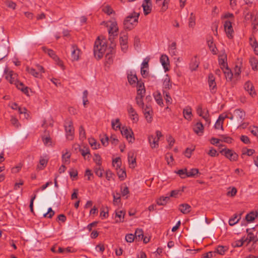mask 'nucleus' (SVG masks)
Returning <instances> with one entry per match:
<instances>
[{"instance_id": "obj_9", "label": "nucleus", "mask_w": 258, "mask_h": 258, "mask_svg": "<svg viewBox=\"0 0 258 258\" xmlns=\"http://www.w3.org/2000/svg\"><path fill=\"white\" fill-rule=\"evenodd\" d=\"M224 27L227 37L229 38H233V30L231 22L229 21H226L224 24Z\"/></svg>"}, {"instance_id": "obj_47", "label": "nucleus", "mask_w": 258, "mask_h": 258, "mask_svg": "<svg viewBox=\"0 0 258 258\" xmlns=\"http://www.w3.org/2000/svg\"><path fill=\"white\" fill-rule=\"evenodd\" d=\"M176 43L175 42H172L169 46V51L172 55L176 54Z\"/></svg>"}, {"instance_id": "obj_62", "label": "nucleus", "mask_w": 258, "mask_h": 258, "mask_svg": "<svg viewBox=\"0 0 258 258\" xmlns=\"http://www.w3.org/2000/svg\"><path fill=\"white\" fill-rule=\"evenodd\" d=\"M244 238H242L240 240L236 241L233 244V245L234 247H240L244 244Z\"/></svg>"}, {"instance_id": "obj_41", "label": "nucleus", "mask_w": 258, "mask_h": 258, "mask_svg": "<svg viewBox=\"0 0 258 258\" xmlns=\"http://www.w3.org/2000/svg\"><path fill=\"white\" fill-rule=\"evenodd\" d=\"M177 173L180 176L181 178H185L187 176V170L186 168L180 169L177 172Z\"/></svg>"}, {"instance_id": "obj_60", "label": "nucleus", "mask_w": 258, "mask_h": 258, "mask_svg": "<svg viewBox=\"0 0 258 258\" xmlns=\"http://www.w3.org/2000/svg\"><path fill=\"white\" fill-rule=\"evenodd\" d=\"M135 236L133 234H126L125 237V240L127 242L131 243L134 241Z\"/></svg>"}, {"instance_id": "obj_31", "label": "nucleus", "mask_w": 258, "mask_h": 258, "mask_svg": "<svg viewBox=\"0 0 258 258\" xmlns=\"http://www.w3.org/2000/svg\"><path fill=\"white\" fill-rule=\"evenodd\" d=\"M248 230L249 229L246 230V232L248 233L247 237L246 238L243 237L244 242H247L248 244L251 241H254L255 242H256V240L254 239L255 237L254 236V234L251 232L248 233Z\"/></svg>"}, {"instance_id": "obj_55", "label": "nucleus", "mask_w": 258, "mask_h": 258, "mask_svg": "<svg viewBox=\"0 0 258 258\" xmlns=\"http://www.w3.org/2000/svg\"><path fill=\"white\" fill-rule=\"evenodd\" d=\"M79 135L81 139L84 140L86 139V133L83 126L79 127Z\"/></svg>"}, {"instance_id": "obj_2", "label": "nucleus", "mask_w": 258, "mask_h": 258, "mask_svg": "<svg viewBox=\"0 0 258 258\" xmlns=\"http://www.w3.org/2000/svg\"><path fill=\"white\" fill-rule=\"evenodd\" d=\"M107 48V44L100 39H97L94 44V54L95 57L99 59L102 57Z\"/></svg>"}, {"instance_id": "obj_44", "label": "nucleus", "mask_w": 258, "mask_h": 258, "mask_svg": "<svg viewBox=\"0 0 258 258\" xmlns=\"http://www.w3.org/2000/svg\"><path fill=\"white\" fill-rule=\"evenodd\" d=\"M94 161L96 163L97 166H101L102 160L101 156L99 154H95L93 158Z\"/></svg>"}, {"instance_id": "obj_15", "label": "nucleus", "mask_w": 258, "mask_h": 258, "mask_svg": "<svg viewBox=\"0 0 258 258\" xmlns=\"http://www.w3.org/2000/svg\"><path fill=\"white\" fill-rule=\"evenodd\" d=\"M127 80L130 85H133L138 81V78L135 73L133 71H130L127 73Z\"/></svg>"}, {"instance_id": "obj_59", "label": "nucleus", "mask_w": 258, "mask_h": 258, "mask_svg": "<svg viewBox=\"0 0 258 258\" xmlns=\"http://www.w3.org/2000/svg\"><path fill=\"white\" fill-rule=\"evenodd\" d=\"M54 215V212L52 210L51 208H49L46 213L43 215L44 217H47L48 218H51Z\"/></svg>"}, {"instance_id": "obj_56", "label": "nucleus", "mask_w": 258, "mask_h": 258, "mask_svg": "<svg viewBox=\"0 0 258 258\" xmlns=\"http://www.w3.org/2000/svg\"><path fill=\"white\" fill-rule=\"evenodd\" d=\"M237 192V189L235 187H233L231 189V190H229L227 192V196L228 197H233L236 195Z\"/></svg>"}, {"instance_id": "obj_50", "label": "nucleus", "mask_w": 258, "mask_h": 258, "mask_svg": "<svg viewBox=\"0 0 258 258\" xmlns=\"http://www.w3.org/2000/svg\"><path fill=\"white\" fill-rule=\"evenodd\" d=\"M226 247L219 245L216 249V251H215V253H219L221 255H223L225 253V251L226 250Z\"/></svg>"}, {"instance_id": "obj_12", "label": "nucleus", "mask_w": 258, "mask_h": 258, "mask_svg": "<svg viewBox=\"0 0 258 258\" xmlns=\"http://www.w3.org/2000/svg\"><path fill=\"white\" fill-rule=\"evenodd\" d=\"M127 111L131 119L134 122H137L139 120L138 115L131 105L128 106Z\"/></svg>"}, {"instance_id": "obj_1", "label": "nucleus", "mask_w": 258, "mask_h": 258, "mask_svg": "<svg viewBox=\"0 0 258 258\" xmlns=\"http://www.w3.org/2000/svg\"><path fill=\"white\" fill-rule=\"evenodd\" d=\"M140 13L133 12L127 16L123 21V27L125 29L131 30L137 25Z\"/></svg>"}, {"instance_id": "obj_6", "label": "nucleus", "mask_w": 258, "mask_h": 258, "mask_svg": "<svg viewBox=\"0 0 258 258\" xmlns=\"http://www.w3.org/2000/svg\"><path fill=\"white\" fill-rule=\"evenodd\" d=\"M120 132L122 136H124L129 143H133L135 141L134 133L132 129H127L125 127H122Z\"/></svg>"}, {"instance_id": "obj_61", "label": "nucleus", "mask_w": 258, "mask_h": 258, "mask_svg": "<svg viewBox=\"0 0 258 258\" xmlns=\"http://www.w3.org/2000/svg\"><path fill=\"white\" fill-rule=\"evenodd\" d=\"M195 17H190L188 19V26L190 28H194L196 25Z\"/></svg>"}, {"instance_id": "obj_63", "label": "nucleus", "mask_w": 258, "mask_h": 258, "mask_svg": "<svg viewBox=\"0 0 258 258\" xmlns=\"http://www.w3.org/2000/svg\"><path fill=\"white\" fill-rule=\"evenodd\" d=\"M165 158L167 160L168 164H170L173 161V155L170 153H167L166 155Z\"/></svg>"}, {"instance_id": "obj_21", "label": "nucleus", "mask_w": 258, "mask_h": 258, "mask_svg": "<svg viewBox=\"0 0 258 258\" xmlns=\"http://www.w3.org/2000/svg\"><path fill=\"white\" fill-rule=\"evenodd\" d=\"M125 212L121 210H116L115 211V218L118 219L116 220V222H123L124 221V217Z\"/></svg>"}, {"instance_id": "obj_33", "label": "nucleus", "mask_w": 258, "mask_h": 258, "mask_svg": "<svg viewBox=\"0 0 258 258\" xmlns=\"http://www.w3.org/2000/svg\"><path fill=\"white\" fill-rule=\"evenodd\" d=\"M116 170L117 174L118 175L119 178L121 180H123L126 176L125 170L120 168V167L119 168H117Z\"/></svg>"}, {"instance_id": "obj_5", "label": "nucleus", "mask_w": 258, "mask_h": 258, "mask_svg": "<svg viewBox=\"0 0 258 258\" xmlns=\"http://www.w3.org/2000/svg\"><path fill=\"white\" fill-rule=\"evenodd\" d=\"M220 153L223 154L231 161H235L238 159V155L232 150L226 148L223 149Z\"/></svg>"}, {"instance_id": "obj_37", "label": "nucleus", "mask_w": 258, "mask_h": 258, "mask_svg": "<svg viewBox=\"0 0 258 258\" xmlns=\"http://www.w3.org/2000/svg\"><path fill=\"white\" fill-rule=\"evenodd\" d=\"M89 142L93 149H97L100 147V144H97L96 141L94 138L89 139Z\"/></svg>"}, {"instance_id": "obj_48", "label": "nucleus", "mask_w": 258, "mask_h": 258, "mask_svg": "<svg viewBox=\"0 0 258 258\" xmlns=\"http://www.w3.org/2000/svg\"><path fill=\"white\" fill-rule=\"evenodd\" d=\"M207 43L211 50L213 52V53L216 54L217 49L215 47V44L213 43V41L212 40H209L207 41Z\"/></svg>"}, {"instance_id": "obj_13", "label": "nucleus", "mask_w": 258, "mask_h": 258, "mask_svg": "<svg viewBox=\"0 0 258 258\" xmlns=\"http://www.w3.org/2000/svg\"><path fill=\"white\" fill-rule=\"evenodd\" d=\"M244 89L248 92L250 95L253 97L255 95V92L252 84L249 81L246 82L244 85Z\"/></svg>"}, {"instance_id": "obj_19", "label": "nucleus", "mask_w": 258, "mask_h": 258, "mask_svg": "<svg viewBox=\"0 0 258 258\" xmlns=\"http://www.w3.org/2000/svg\"><path fill=\"white\" fill-rule=\"evenodd\" d=\"M256 16H253L252 14L248 13L246 16V18L247 19H251L252 20V25L253 30H255L256 28V26L258 25V20Z\"/></svg>"}, {"instance_id": "obj_30", "label": "nucleus", "mask_w": 258, "mask_h": 258, "mask_svg": "<svg viewBox=\"0 0 258 258\" xmlns=\"http://www.w3.org/2000/svg\"><path fill=\"white\" fill-rule=\"evenodd\" d=\"M249 62L253 70L256 71L258 70V61L256 58H250L249 59Z\"/></svg>"}, {"instance_id": "obj_10", "label": "nucleus", "mask_w": 258, "mask_h": 258, "mask_svg": "<svg viewBox=\"0 0 258 258\" xmlns=\"http://www.w3.org/2000/svg\"><path fill=\"white\" fill-rule=\"evenodd\" d=\"M208 84L212 93H215L216 91V83L215 82V78L212 74L209 75Z\"/></svg>"}, {"instance_id": "obj_58", "label": "nucleus", "mask_w": 258, "mask_h": 258, "mask_svg": "<svg viewBox=\"0 0 258 258\" xmlns=\"http://www.w3.org/2000/svg\"><path fill=\"white\" fill-rule=\"evenodd\" d=\"M104 138H101L100 141L102 144L106 147L108 145L109 138L106 135H104Z\"/></svg>"}, {"instance_id": "obj_43", "label": "nucleus", "mask_w": 258, "mask_h": 258, "mask_svg": "<svg viewBox=\"0 0 258 258\" xmlns=\"http://www.w3.org/2000/svg\"><path fill=\"white\" fill-rule=\"evenodd\" d=\"M135 237L136 239L138 237L139 240L143 239L144 237V232L142 229H137L135 231Z\"/></svg>"}, {"instance_id": "obj_16", "label": "nucleus", "mask_w": 258, "mask_h": 258, "mask_svg": "<svg viewBox=\"0 0 258 258\" xmlns=\"http://www.w3.org/2000/svg\"><path fill=\"white\" fill-rule=\"evenodd\" d=\"M148 141L152 148H157L158 147L159 140L153 135H150L148 137Z\"/></svg>"}, {"instance_id": "obj_28", "label": "nucleus", "mask_w": 258, "mask_h": 258, "mask_svg": "<svg viewBox=\"0 0 258 258\" xmlns=\"http://www.w3.org/2000/svg\"><path fill=\"white\" fill-rule=\"evenodd\" d=\"M242 214H240L239 215V217H238V216L235 214L234 215V216L231 218H230L229 220V224L230 226H233L236 223H237L239 220L241 219V215Z\"/></svg>"}, {"instance_id": "obj_57", "label": "nucleus", "mask_w": 258, "mask_h": 258, "mask_svg": "<svg viewBox=\"0 0 258 258\" xmlns=\"http://www.w3.org/2000/svg\"><path fill=\"white\" fill-rule=\"evenodd\" d=\"M155 99L159 105L162 106L163 104V99L160 93L155 96Z\"/></svg>"}, {"instance_id": "obj_52", "label": "nucleus", "mask_w": 258, "mask_h": 258, "mask_svg": "<svg viewBox=\"0 0 258 258\" xmlns=\"http://www.w3.org/2000/svg\"><path fill=\"white\" fill-rule=\"evenodd\" d=\"M203 118L205 120L207 124H209L210 123V119L209 117V111L207 109H204V114L203 115Z\"/></svg>"}, {"instance_id": "obj_49", "label": "nucleus", "mask_w": 258, "mask_h": 258, "mask_svg": "<svg viewBox=\"0 0 258 258\" xmlns=\"http://www.w3.org/2000/svg\"><path fill=\"white\" fill-rule=\"evenodd\" d=\"M70 157L71 154L69 152H67L65 154L62 155V162L64 163H69Z\"/></svg>"}, {"instance_id": "obj_46", "label": "nucleus", "mask_w": 258, "mask_h": 258, "mask_svg": "<svg viewBox=\"0 0 258 258\" xmlns=\"http://www.w3.org/2000/svg\"><path fill=\"white\" fill-rule=\"evenodd\" d=\"M47 160L44 158H41L39 161V165H38L37 168L39 169H43V168L46 166Z\"/></svg>"}, {"instance_id": "obj_54", "label": "nucleus", "mask_w": 258, "mask_h": 258, "mask_svg": "<svg viewBox=\"0 0 258 258\" xmlns=\"http://www.w3.org/2000/svg\"><path fill=\"white\" fill-rule=\"evenodd\" d=\"M94 172L96 175L99 177H102L103 175V170L101 169V166H96L94 167Z\"/></svg>"}, {"instance_id": "obj_3", "label": "nucleus", "mask_w": 258, "mask_h": 258, "mask_svg": "<svg viewBox=\"0 0 258 258\" xmlns=\"http://www.w3.org/2000/svg\"><path fill=\"white\" fill-rule=\"evenodd\" d=\"M64 126L65 128L67 138L69 140H72L74 134V128L73 121L68 118L65 120Z\"/></svg>"}, {"instance_id": "obj_35", "label": "nucleus", "mask_w": 258, "mask_h": 258, "mask_svg": "<svg viewBox=\"0 0 258 258\" xmlns=\"http://www.w3.org/2000/svg\"><path fill=\"white\" fill-rule=\"evenodd\" d=\"M256 216H257V214H255L253 212H250V213L247 214L246 215L245 220L248 222H251L255 219V217H256Z\"/></svg>"}, {"instance_id": "obj_11", "label": "nucleus", "mask_w": 258, "mask_h": 258, "mask_svg": "<svg viewBox=\"0 0 258 258\" xmlns=\"http://www.w3.org/2000/svg\"><path fill=\"white\" fill-rule=\"evenodd\" d=\"M80 52V49L76 44L72 45L71 57L73 61L79 60Z\"/></svg>"}, {"instance_id": "obj_34", "label": "nucleus", "mask_w": 258, "mask_h": 258, "mask_svg": "<svg viewBox=\"0 0 258 258\" xmlns=\"http://www.w3.org/2000/svg\"><path fill=\"white\" fill-rule=\"evenodd\" d=\"M120 44H127L128 36L126 33H121L119 38Z\"/></svg>"}, {"instance_id": "obj_18", "label": "nucleus", "mask_w": 258, "mask_h": 258, "mask_svg": "<svg viewBox=\"0 0 258 258\" xmlns=\"http://www.w3.org/2000/svg\"><path fill=\"white\" fill-rule=\"evenodd\" d=\"M179 210L183 214H186L191 211V207L187 204H182L179 206Z\"/></svg>"}, {"instance_id": "obj_14", "label": "nucleus", "mask_w": 258, "mask_h": 258, "mask_svg": "<svg viewBox=\"0 0 258 258\" xmlns=\"http://www.w3.org/2000/svg\"><path fill=\"white\" fill-rule=\"evenodd\" d=\"M160 60L165 71H168L169 70L168 66L169 65L168 56L166 55L163 54L161 56Z\"/></svg>"}, {"instance_id": "obj_39", "label": "nucleus", "mask_w": 258, "mask_h": 258, "mask_svg": "<svg viewBox=\"0 0 258 258\" xmlns=\"http://www.w3.org/2000/svg\"><path fill=\"white\" fill-rule=\"evenodd\" d=\"M151 6V5H145V3L143 4L142 7L143 8V11L145 15L146 16L151 13L152 10Z\"/></svg>"}, {"instance_id": "obj_22", "label": "nucleus", "mask_w": 258, "mask_h": 258, "mask_svg": "<svg viewBox=\"0 0 258 258\" xmlns=\"http://www.w3.org/2000/svg\"><path fill=\"white\" fill-rule=\"evenodd\" d=\"M42 49L45 53H47L50 57L52 58L55 60H58V58L57 56L56 55L54 51L52 49H48L44 46L42 47Z\"/></svg>"}, {"instance_id": "obj_23", "label": "nucleus", "mask_w": 258, "mask_h": 258, "mask_svg": "<svg viewBox=\"0 0 258 258\" xmlns=\"http://www.w3.org/2000/svg\"><path fill=\"white\" fill-rule=\"evenodd\" d=\"M170 199L169 197H161L156 200V203L159 206H165Z\"/></svg>"}, {"instance_id": "obj_20", "label": "nucleus", "mask_w": 258, "mask_h": 258, "mask_svg": "<svg viewBox=\"0 0 258 258\" xmlns=\"http://www.w3.org/2000/svg\"><path fill=\"white\" fill-rule=\"evenodd\" d=\"M227 60V55L225 54H223L219 56V63L222 70L224 69L227 66V62L225 61Z\"/></svg>"}, {"instance_id": "obj_8", "label": "nucleus", "mask_w": 258, "mask_h": 258, "mask_svg": "<svg viewBox=\"0 0 258 258\" xmlns=\"http://www.w3.org/2000/svg\"><path fill=\"white\" fill-rule=\"evenodd\" d=\"M234 122L241 123L244 119L245 112L239 109H236L233 112Z\"/></svg>"}, {"instance_id": "obj_25", "label": "nucleus", "mask_w": 258, "mask_h": 258, "mask_svg": "<svg viewBox=\"0 0 258 258\" xmlns=\"http://www.w3.org/2000/svg\"><path fill=\"white\" fill-rule=\"evenodd\" d=\"M17 88L22 91L25 94H28V88L25 87L24 85L20 82L17 81L16 83Z\"/></svg>"}, {"instance_id": "obj_45", "label": "nucleus", "mask_w": 258, "mask_h": 258, "mask_svg": "<svg viewBox=\"0 0 258 258\" xmlns=\"http://www.w3.org/2000/svg\"><path fill=\"white\" fill-rule=\"evenodd\" d=\"M136 101L137 104L142 109L144 107V103L143 100V97L140 96H136Z\"/></svg>"}, {"instance_id": "obj_7", "label": "nucleus", "mask_w": 258, "mask_h": 258, "mask_svg": "<svg viewBox=\"0 0 258 258\" xmlns=\"http://www.w3.org/2000/svg\"><path fill=\"white\" fill-rule=\"evenodd\" d=\"M110 25L108 30V33L110 35L109 40L111 41L112 39H113L114 36L117 35V32L118 31L117 24L116 21H110Z\"/></svg>"}, {"instance_id": "obj_42", "label": "nucleus", "mask_w": 258, "mask_h": 258, "mask_svg": "<svg viewBox=\"0 0 258 258\" xmlns=\"http://www.w3.org/2000/svg\"><path fill=\"white\" fill-rule=\"evenodd\" d=\"M113 62V55L107 53L105 55V64H110Z\"/></svg>"}, {"instance_id": "obj_17", "label": "nucleus", "mask_w": 258, "mask_h": 258, "mask_svg": "<svg viewBox=\"0 0 258 258\" xmlns=\"http://www.w3.org/2000/svg\"><path fill=\"white\" fill-rule=\"evenodd\" d=\"M195 133L201 136L203 133L204 126L201 122H197L193 127Z\"/></svg>"}, {"instance_id": "obj_27", "label": "nucleus", "mask_w": 258, "mask_h": 258, "mask_svg": "<svg viewBox=\"0 0 258 258\" xmlns=\"http://www.w3.org/2000/svg\"><path fill=\"white\" fill-rule=\"evenodd\" d=\"M222 70L223 72L225 74V76L226 77V80L231 81L233 76V74L231 72V71L228 68V67H226V68H224V69Z\"/></svg>"}, {"instance_id": "obj_38", "label": "nucleus", "mask_w": 258, "mask_h": 258, "mask_svg": "<svg viewBox=\"0 0 258 258\" xmlns=\"http://www.w3.org/2000/svg\"><path fill=\"white\" fill-rule=\"evenodd\" d=\"M112 127L115 130H117L118 128L120 129V123L119 122V119L116 118L115 120H113L111 121Z\"/></svg>"}, {"instance_id": "obj_24", "label": "nucleus", "mask_w": 258, "mask_h": 258, "mask_svg": "<svg viewBox=\"0 0 258 258\" xmlns=\"http://www.w3.org/2000/svg\"><path fill=\"white\" fill-rule=\"evenodd\" d=\"M199 65V61L198 59L195 56L193 58L190 63V69L191 71H195L198 68Z\"/></svg>"}, {"instance_id": "obj_32", "label": "nucleus", "mask_w": 258, "mask_h": 258, "mask_svg": "<svg viewBox=\"0 0 258 258\" xmlns=\"http://www.w3.org/2000/svg\"><path fill=\"white\" fill-rule=\"evenodd\" d=\"M184 117L187 120H190L191 118L192 113L190 108L184 109L183 110Z\"/></svg>"}, {"instance_id": "obj_53", "label": "nucleus", "mask_w": 258, "mask_h": 258, "mask_svg": "<svg viewBox=\"0 0 258 258\" xmlns=\"http://www.w3.org/2000/svg\"><path fill=\"white\" fill-rule=\"evenodd\" d=\"M199 173V170L197 168H192L189 171H187L188 177H193Z\"/></svg>"}, {"instance_id": "obj_40", "label": "nucleus", "mask_w": 258, "mask_h": 258, "mask_svg": "<svg viewBox=\"0 0 258 258\" xmlns=\"http://www.w3.org/2000/svg\"><path fill=\"white\" fill-rule=\"evenodd\" d=\"M26 71L29 73H30V74H31L33 76H34L35 77H36V78L39 77V73L37 72L34 69L30 68L29 67H27L26 68Z\"/></svg>"}, {"instance_id": "obj_26", "label": "nucleus", "mask_w": 258, "mask_h": 258, "mask_svg": "<svg viewBox=\"0 0 258 258\" xmlns=\"http://www.w3.org/2000/svg\"><path fill=\"white\" fill-rule=\"evenodd\" d=\"M163 85L164 89L169 90L172 87V83L170 82V80L167 75H166V78L164 79Z\"/></svg>"}, {"instance_id": "obj_29", "label": "nucleus", "mask_w": 258, "mask_h": 258, "mask_svg": "<svg viewBox=\"0 0 258 258\" xmlns=\"http://www.w3.org/2000/svg\"><path fill=\"white\" fill-rule=\"evenodd\" d=\"M80 152L81 153V155L84 157V158H86V157L87 158H90V150L87 147H83V148L80 149Z\"/></svg>"}, {"instance_id": "obj_64", "label": "nucleus", "mask_w": 258, "mask_h": 258, "mask_svg": "<svg viewBox=\"0 0 258 258\" xmlns=\"http://www.w3.org/2000/svg\"><path fill=\"white\" fill-rule=\"evenodd\" d=\"M109 141L114 146L117 145L119 142V141L116 138L114 135L111 136L110 139H109Z\"/></svg>"}, {"instance_id": "obj_51", "label": "nucleus", "mask_w": 258, "mask_h": 258, "mask_svg": "<svg viewBox=\"0 0 258 258\" xmlns=\"http://www.w3.org/2000/svg\"><path fill=\"white\" fill-rule=\"evenodd\" d=\"M128 161L130 164V165H132V168H134L135 167L136 165V158H134L133 157V154H132V155L131 156L130 154H128Z\"/></svg>"}, {"instance_id": "obj_36", "label": "nucleus", "mask_w": 258, "mask_h": 258, "mask_svg": "<svg viewBox=\"0 0 258 258\" xmlns=\"http://www.w3.org/2000/svg\"><path fill=\"white\" fill-rule=\"evenodd\" d=\"M121 165V159L120 157H116L112 161V165L115 167L116 169L119 168Z\"/></svg>"}, {"instance_id": "obj_4", "label": "nucleus", "mask_w": 258, "mask_h": 258, "mask_svg": "<svg viewBox=\"0 0 258 258\" xmlns=\"http://www.w3.org/2000/svg\"><path fill=\"white\" fill-rule=\"evenodd\" d=\"M142 110L147 121L148 122H151L153 119V111L151 104H147Z\"/></svg>"}]
</instances>
